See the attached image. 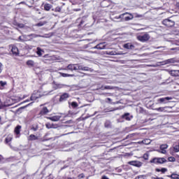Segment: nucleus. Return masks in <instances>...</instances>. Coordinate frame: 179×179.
Here are the masks:
<instances>
[{"instance_id": "4", "label": "nucleus", "mask_w": 179, "mask_h": 179, "mask_svg": "<svg viewBox=\"0 0 179 179\" xmlns=\"http://www.w3.org/2000/svg\"><path fill=\"white\" fill-rule=\"evenodd\" d=\"M162 24L164 26H166V27H173L174 24H176V22L169 18L165 19L162 21Z\"/></svg>"}, {"instance_id": "13", "label": "nucleus", "mask_w": 179, "mask_h": 179, "mask_svg": "<svg viewBox=\"0 0 179 179\" xmlns=\"http://www.w3.org/2000/svg\"><path fill=\"white\" fill-rule=\"evenodd\" d=\"M66 99H69V94L65 92L60 96L59 101H60V102L65 101V100H66Z\"/></svg>"}, {"instance_id": "52", "label": "nucleus", "mask_w": 179, "mask_h": 179, "mask_svg": "<svg viewBox=\"0 0 179 179\" xmlns=\"http://www.w3.org/2000/svg\"><path fill=\"white\" fill-rule=\"evenodd\" d=\"M166 61H167L168 63L171 62V59H168V60H166Z\"/></svg>"}, {"instance_id": "26", "label": "nucleus", "mask_w": 179, "mask_h": 179, "mask_svg": "<svg viewBox=\"0 0 179 179\" xmlns=\"http://www.w3.org/2000/svg\"><path fill=\"white\" fill-rule=\"evenodd\" d=\"M106 103H108V104H118L120 101L113 102V100L110 98H106L105 99Z\"/></svg>"}, {"instance_id": "7", "label": "nucleus", "mask_w": 179, "mask_h": 179, "mask_svg": "<svg viewBox=\"0 0 179 179\" xmlns=\"http://www.w3.org/2000/svg\"><path fill=\"white\" fill-rule=\"evenodd\" d=\"M169 148L167 144H162L159 147V153H162V155H166L167 153V150H166Z\"/></svg>"}, {"instance_id": "44", "label": "nucleus", "mask_w": 179, "mask_h": 179, "mask_svg": "<svg viewBox=\"0 0 179 179\" xmlns=\"http://www.w3.org/2000/svg\"><path fill=\"white\" fill-rule=\"evenodd\" d=\"M78 179L85 178V173H80L78 176Z\"/></svg>"}, {"instance_id": "37", "label": "nucleus", "mask_w": 179, "mask_h": 179, "mask_svg": "<svg viewBox=\"0 0 179 179\" xmlns=\"http://www.w3.org/2000/svg\"><path fill=\"white\" fill-rule=\"evenodd\" d=\"M173 152L175 153H178V152H179V145H178L173 146Z\"/></svg>"}, {"instance_id": "57", "label": "nucleus", "mask_w": 179, "mask_h": 179, "mask_svg": "<svg viewBox=\"0 0 179 179\" xmlns=\"http://www.w3.org/2000/svg\"><path fill=\"white\" fill-rule=\"evenodd\" d=\"M0 162H1V158H0Z\"/></svg>"}, {"instance_id": "31", "label": "nucleus", "mask_w": 179, "mask_h": 179, "mask_svg": "<svg viewBox=\"0 0 179 179\" xmlns=\"http://www.w3.org/2000/svg\"><path fill=\"white\" fill-rule=\"evenodd\" d=\"M7 83L6 81H0V90H3L5 86H6Z\"/></svg>"}, {"instance_id": "20", "label": "nucleus", "mask_w": 179, "mask_h": 179, "mask_svg": "<svg viewBox=\"0 0 179 179\" xmlns=\"http://www.w3.org/2000/svg\"><path fill=\"white\" fill-rule=\"evenodd\" d=\"M122 118L126 120V121H131L132 116H129V113H127L122 115Z\"/></svg>"}, {"instance_id": "12", "label": "nucleus", "mask_w": 179, "mask_h": 179, "mask_svg": "<svg viewBox=\"0 0 179 179\" xmlns=\"http://www.w3.org/2000/svg\"><path fill=\"white\" fill-rule=\"evenodd\" d=\"M46 118L47 120L57 122V121H59V120H61V115H54L52 117H47Z\"/></svg>"}, {"instance_id": "43", "label": "nucleus", "mask_w": 179, "mask_h": 179, "mask_svg": "<svg viewBox=\"0 0 179 179\" xmlns=\"http://www.w3.org/2000/svg\"><path fill=\"white\" fill-rule=\"evenodd\" d=\"M62 9V8L61 7L57 6L55 8V12H61Z\"/></svg>"}, {"instance_id": "46", "label": "nucleus", "mask_w": 179, "mask_h": 179, "mask_svg": "<svg viewBox=\"0 0 179 179\" xmlns=\"http://www.w3.org/2000/svg\"><path fill=\"white\" fill-rule=\"evenodd\" d=\"M151 179H164L162 177H152Z\"/></svg>"}, {"instance_id": "48", "label": "nucleus", "mask_w": 179, "mask_h": 179, "mask_svg": "<svg viewBox=\"0 0 179 179\" xmlns=\"http://www.w3.org/2000/svg\"><path fill=\"white\" fill-rule=\"evenodd\" d=\"M101 179H109V178L107 176H103L101 177Z\"/></svg>"}, {"instance_id": "3", "label": "nucleus", "mask_w": 179, "mask_h": 179, "mask_svg": "<svg viewBox=\"0 0 179 179\" xmlns=\"http://www.w3.org/2000/svg\"><path fill=\"white\" fill-rule=\"evenodd\" d=\"M57 57L55 56H50V55H45L43 56V62H55Z\"/></svg>"}, {"instance_id": "2", "label": "nucleus", "mask_w": 179, "mask_h": 179, "mask_svg": "<svg viewBox=\"0 0 179 179\" xmlns=\"http://www.w3.org/2000/svg\"><path fill=\"white\" fill-rule=\"evenodd\" d=\"M100 6L101 8H110V6H114V3L111 0H103Z\"/></svg>"}, {"instance_id": "34", "label": "nucleus", "mask_w": 179, "mask_h": 179, "mask_svg": "<svg viewBox=\"0 0 179 179\" xmlns=\"http://www.w3.org/2000/svg\"><path fill=\"white\" fill-rule=\"evenodd\" d=\"M27 65L28 66H34V61H33V60L27 61Z\"/></svg>"}, {"instance_id": "22", "label": "nucleus", "mask_w": 179, "mask_h": 179, "mask_svg": "<svg viewBox=\"0 0 179 179\" xmlns=\"http://www.w3.org/2000/svg\"><path fill=\"white\" fill-rule=\"evenodd\" d=\"M155 171L157 173H161V174H165L166 173H167V169L166 168H162V169L156 168Z\"/></svg>"}, {"instance_id": "29", "label": "nucleus", "mask_w": 179, "mask_h": 179, "mask_svg": "<svg viewBox=\"0 0 179 179\" xmlns=\"http://www.w3.org/2000/svg\"><path fill=\"white\" fill-rule=\"evenodd\" d=\"M150 163L154 164H159V157L152 158V159H150Z\"/></svg>"}, {"instance_id": "21", "label": "nucleus", "mask_w": 179, "mask_h": 179, "mask_svg": "<svg viewBox=\"0 0 179 179\" xmlns=\"http://www.w3.org/2000/svg\"><path fill=\"white\" fill-rule=\"evenodd\" d=\"M45 127L48 129H51L52 128H57V124H54L53 123L47 122Z\"/></svg>"}, {"instance_id": "47", "label": "nucleus", "mask_w": 179, "mask_h": 179, "mask_svg": "<svg viewBox=\"0 0 179 179\" xmlns=\"http://www.w3.org/2000/svg\"><path fill=\"white\" fill-rule=\"evenodd\" d=\"M1 108H3V104L1 103V99H0V110H1Z\"/></svg>"}, {"instance_id": "30", "label": "nucleus", "mask_w": 179, "mask_h": 179, "mask_svg": "<svg viewBox=\"0 0 179 179\" xmlns=\"http://www.w3.org/2000/svg\"><path fill=\"white\" fill-rule=\"evenodd\" d=\"M168 108L167 106L165 107H159V108H155V110L157 111H159V113H164V111H166V109Z\"/></svg>"}, {"instance_id": "27", "label": "nucleus", "mask_w": 179, "mask_h": 179, "mask_svg": "<svg viewBox=\"0 0 179 179\" xmlns=\"http://www.w3.org/2000/svg\"><path fill=\"white\" fill-rule=\"evenodd\" d=\"M167 163V159L164 157H158V164H163Z\"/></svg>"}, {"instance_id": "23", "label": "nucleus", "mask_w": 179, "mask_h": 179, "mask_svg": "<svg viewBox=\"0 0 179 179\" xmlns=\"http://www.w3.org/2000/svg\"><path fill=\"white\" fill-rule=\"evenodd\" d=\"M113 89H115L113 86L111 85H106V86H101V90H113Z\"/></svg>"}, {"instance_id": "25", "label": "nucleus", "mask_w": 179, "mask_h": 179, "mask_svg": "<svg viewBox=\"0 0 179 179\" xmlns=\"http://www.w3.org/2000/svg\"><path fill=\"white\" fill-rule=\"evenodd\" d=\"M166 177L171 179H179V175L176 173H173L171 175H167Z\"/></svg>"}, {"instance_id": "8", "label": "nucleus", "mask_w": 179, "mask_h": 179, "mask_svg": "<svg viewBox=\"0 0 179 179\" xmlns=\"http://www.w3.org/2000/svg\"><path fill=\"white\" fill-rule=\"evenodd\" d=\"M130 166H134V167H141L142 162L139 161H130L128 162Z\"/></svg>"}, {"instance_id": "5", "label": "nucleus", "mask_w": 179, "mask_h": 179, "mask_svg": "<svg viewBox=\"0 0 179 179\" xmlns=\"http://www.w3.org/2000/svg\"><path fill=\"white\" fill-rule=\"evenodd\" d=\"M10 52H12L13 55L17 57L19 55V48H17L15 45H10Z\"/></svg>"}, {"instance_id": "49", "label": "nucleus", "mask_w": 179, "mask_h": 179, "mask_svg": "<svg viewBox=\"0 0 179 179\" xmlns=\"http://www.w3.org/2000/svg\"><path fill=\"white\" fill-rule=\"evenodd\" d=\"M108 54L109 55H114V52H110Z\"/></svg>"}, {"instance_id": "19", "label": "nucleus", "mask_w": 179, "mask_h": 179, "mask_svg": "<svg viewBox=\"0 0 179 179\" xmlns=\"http://www.w3.org/2000/svg\"><path fill=\"white\" fill-rule=\"evenodd\" d=\"M124 48H126L127 50H134L135 48V45L131 43H127L124 45Z\"/></svg>"}, {"instance_id": "50", "label": "nucleus", "mask_w": 179, "mask_h": 179, "mask_svg": "<svg viewBox=\"0 0 179 179\" xmlns=\"http://www.w3.org/2000/svg\"><path fill=\"white\" fill-rule=\"evenodd\" d=\"M1 66H2V64H1V63H0V73H1V72H2V68H1Z\"/></svg>"}, {"instance_id": "9", "label": "nucleus", "mask_w": 179, "mask_h": 179, "mask_svg": "<svg viewBox=\"0 0 179 179\" xmlns=\"http://www.w3.org/2000/svg\"><path fill=\"white\" fill-rule=\"evenodd\" d=\"M78 70L80 71H85L87 72H93V69L87 67V66H82V65H78Z\"/></svg>"}, {"instance_id": "17", "label": "nucleus", "mask_w": 179, "mask_h": 179, "mask_svg": "<svg viewBox=\"0 0 179 179\" xmlns=\"http://www.w3.org/2000/svg\"><path fill=\"white\" fill-rule=\"evenodd\" d=\"M92 48H96V50H104L106 48V43H100Z\"/></svg>"}, {"instance_id": "32", "label": "nucleus", "mask_w": 179, "mask_h": 179, "mask_svg": "<svg viewBox=\"0 0 179 179\" xmlns=\"http://www.w3.org/2000/svg\"><path fill=\"white\" fill-rule=\"evenodd\" d=\"M134 19V15L132 14H129V15L125 16L124 17V20L126 22H128L129 20H132Z\"/></svg>"}, {"instance_id": "55", "label": "nucleus", "mask_w": 179, "mask_h": 179, "mask_svg": "<svg viewBox=\"0 0 179 179\" xmlns=\"http://www.w3.org/2000/svg\"><path fill=\"white\" fill-rule=\"evenodd\" d=\"M29 101V100H27L25 102Z\"/></svg>"}, {"instance_id": "11", "label": "nucleus", "mask_w": 179, "mask_h": 179, "mask_svg": "<svg viewBox=\"0 0 179 179\" xmlns=\"http://www.w3.org/2000/svg\"><path fill=\"white\" fill-rule=\"evenodd\" d=\"M67 69L69 71H78L79 70V64H69Z\"/></svg>"}, {"instance_id": "40", "label": "nucleus", "mask_w": 179, "mask_h": 179, "mask_svg": "<svg viewBox=\"0 0 179 179\" xmlns=\"http://www.w3.org/2000/svg\"><path fill=\"white\" fill-rule=\"evenodd\" d=\"M61 76H62L63 78H68V76H71V75L65 73H60Z\"/></svg>"}, {"instance_id": "41", "label": "nucleus", "mask_w": 179, "mask_h": 179, "mask_svg": "<svg viewBox=\"0 0 179 179\" xmlns=\"http://www.w3.org/2000/svg\"><path fill=\"white\" fill-rule=\"evenodd\" d=\"M168 160H169V162H176V157H169L168 158Z\"/></svg>"}, {"instance_id": "10", "label": "nucleus", "mask_w": 179, "mask_h": 179, "mask_svg": "<svg viewBox=\"0 0 179 179\" xmlns=\"http://www.w3.org/2000/svg\"><path fill=\"white\" fill-rule=\"evenodd\" d=\"M50 113V110L46 106H44L43 108H41V110L39 112V115L43 116V115H47Z\"/></svg>"}, {"instance_id": "15", "label": "nucleus", "mask_w": 179, "mask_h": 179, "mask_svg": "<svg viewBox=\"0 0 179 179\" xmlns=\"http://www.w3.org/2000/svg\"><path fill=\"white\" fill-rule=\"evenodd\" d=\"M22 129V126L17 125L15 127L14 134L15 135V138H17V135H20V130Z\"/></svg>"}, {"instance_id": "6", "label": "nucleus", "mask_w": 179, "mask_h": 179, "mask_svg": "<svg viewBox=\"0 0 179 179\" xmlns=\"http://www.w3.org/2000/svg\"><path fill=\"white\" fill-rule=\"evenodd\" d=\"M40 97H41V96L40 95V92H35L31 94V96L30 97V100H31V101H34L37 100V99H40Z\"/></svg>"}, {"instance_id": "42", "label": "nucleus", "mask_w": 179, "mask_h": 179, "mask_svg": "<svg viewBox=\"0 0 179 179\" xmlns=\"http://www.w3.org/2000/svg\"><path fill=\"white\" fill-rule=\"evenodd\" d=\"M31 129L32 130V131H34L35 132H36V131H37L38 129V126H32L31 127Z\"/></svg>"}, {"instance_id": "36", "label": "nucleus", "mask_w": 179, "mask_h": 179, "mask_svg": "<svg viewBox=\"0 0 179 179\" xmlns=\"http://www.w3.org/2000/svg\"><path fill=\"white\" fill-rule=\"evenodd\" d=\"M142 143H143V145H149L150 144V139H144L142 141Z\"/></svg>"}, {"instance_id": "38", "label": "nucleus", "mask_w": 179, "mask_h": 179, "mask_svg": "<svg viewBox=\"0 0 179 179\" xmlns=\"http://www.w3.org/2000/svg\"><path fill=\"white\" fill-rule=\"evenodd\" d=\"M143 158L144 159V160H149V154L145 153L143 155Z\"/></svg>"}, {"instance_id": "53", "label": "nucleus", "mask_w": 179, "mask_h": 179, "mask_svg": "<svg viewBox=\"0 0 179 179\" xmlns=\"http://www.w3.org/2000/svg\"><path fill=\"white\" fill-rule=\"evenodd\" d=\"M19 40H22V36H19Z\"/></svg>"}, {"instance_id": "28", "label": "nucleus", "mask_w": 179, "mask_h": 179, "mask_svg": "<svg viewBox=\"0 0 179 179\" xmlns=\"http://www.w3.org/2000/svg\"><path fill=\"white\" fill-rule=\"evenodd\" d=\"M43 52H44V50L43 49L39 47L36 48V54L37 55H38V57H41L43 55Z\"/></svg>"}, {"instance_id": "18", "label": "nucleus", "mask_w": 179, "mask_h": 179, "mask_svg": "<svg viewBox=\"0 0 179 179\" xmlns=\"http://www.w3.org/2000/svg\"><path fill=\"white\" fill-rule=\"evenodd\" d=\"M27 141H29V142H31L33 141H38V136L34 134H30L29 136L27 137Z\"/></svg>"}, {"instance_id": "54", "label": "nucleus", "mask_w": 179, "mask_h": 179, "mask_svg": "<svg viewBox=\"0 0 179 179\" xmlns=\"http://www.w3.org/2000/svg\"><path fill=\"white\" fill-rule=\"evenodd\" d=\"M2 121V117L0 116V122Z\"/></svg>"}, {"instance_id": "51", "label": "nucleus", "mask_w": 179, "mask_h": 179, "mask_svg": "<svg viewBox=\"0 0 179 179\" xmlns=\"http://www.w3.org/2000/svg\"><path fill=\"white\" fill-rule=\"evenodd\" d=\"M176 6H177V8H179V2L176 3Z\"/></svg>"}, {"instance_id": "14", "label": "nucleus", "mask_w": 179, "mask_h": 179, "mask_svg": "<svg viewBox=\"0 0 179 179\" xmlns=\"http://www.w3.org/2000/svg\"><path fill=\"white\" fill-rule=\"evenodd\" d=\"M13 139V134H9L6 136V139L4 141V143H6V145H8V143H9L10 142H12Z\"/></svg>"}, {"instance_id": "1", "label": "nucleus", "mask_w": 179, "mask_h": 179, "mask_svg": "<svg viewBox=\"0 0 179 179\" xmlns=\"http://www.w3.org/2000/svg\"><path fill=\"white\" fill-rule=\"evenodd\" d=\"M137 40L141 41V43H145V41H149V40H150V36L148 33L143 35H138L137 36Z\"/></svg>"}, {"instance_id": "16", "label": "nucleus", "mask_w": 179, "mask_h": 179, "mask_svg": "<svg viewBox=\"0 0 179 179\" xmlns=\"http://www.w3.org/2000/svg\"><path fill=\"white\" fill-rule=\"evenodd\" d=\"M169 100H173V97L166 96L164 98H160L158 99V101H159V103H169Z\"/></svg>"}, {"instance_id": "56", "label": "nucleus", "mask_w": 179, "mask_h": 179, "mask_svg": "<svg viewBox=\"0 0 179 179\" xmlns=\"http://www.w3.org/2000/svg\"><path fill=\"white\" fill-rule=\"evenodd\" d=\"M178 145H179V142L178 143Z\"/></svg>"}, {"instance_id": "39", "label": "nucleus", "mask_w": 179, "mask_h": 179, "mask_svg": "<svg viewBox=\"0 0 179 179\" xmlns=\"http://www.w3.org/2000/svg\"><path fill=\"white\" fill-rule=\"evenodd\" d=\"M45 24V22H40L36 24L38 27H41V26H44Z\"/></svg>"}, {"instance_id": "45", "label": "nucleus", "mask_w": 179, "mask_h": 179, "mask_svg": "<svg viewBox=\"0 0 179 179\" xmlns=\"http://www.w3.org/2000/svg\"><path fill=\"white\" fill-rule=\"evenodd\" d=\"M18 27H20V29H23V27H24V24H18Z\"/></svg>"}, {"instance_id": "35", "label": "nucleus", "mask_w": 179, "mask_h": 179, "mask_svg": "<svg viewBox=\"0 0 179 179\" xmlns=\"http://www.w3.org/2000/svg\"><path fill=\"white\" fill-rule=\"evenodd\" d=\"M44 9H45V10H47V11L50 10L51 9L50 4V3H45L44 5Z\"/></svg>"}, {"instance_id": "33", "label": "nucleus", "mask_w": 179, "mask_h": 179, "mask_svg": "<svg viewBox=\"0 0 179 179\" xmlns=\"http://www.w3.org/2000/svg\"><path fill=\"white\" fill-rule=\"evenodd\" d=\"M71 106L72 108H78L79 105L78 104V102L73 101L71 103Z\"/></svg>"}, {"instance_id": "24", "label": "nucleus", "mask_w": 179, "mask_h": 179, "mask_svg": "<svg viewBox=\"0 0 179 179\" xmlns=\"http://www.w3.org/2000/svg\"><path fill=\"white\" fill-rule=\"evenodd\" d=\"M169 73L171 76H179V70H171L169 71Z\"/></svg>"}]
</instances>
